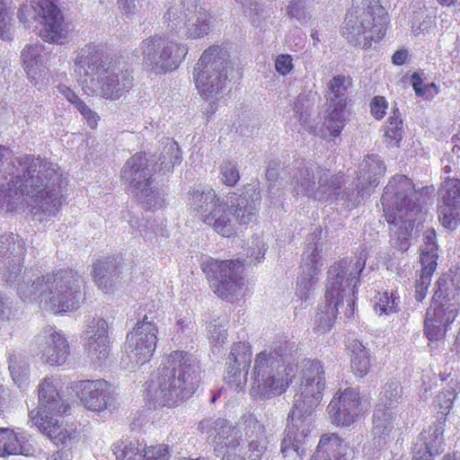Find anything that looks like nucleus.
I'll return each mask as SVG.
<instances>
[{
    "mask_svg": "<svg viewBox=\"0 0 460 460\" xmlns=\"http://www.w3.org/2000/svg\"><path fill=\"white\" fill-rule=\"evenodd\" d=\"M442 280V288L445 290L447 288L449 292L456 296L460 295V264L454 266L449 270L448 281L445 279H439Z\"/></svg>",
    "mask_w": 460,
    "mask_h": 460,
    "instance_id": "obj_51",
    "label": "nucleus"
},
{
    "mask_svg": "<svg viewBox=\"0 0 460 460\" xmlns=\"http://www.w3.org/2000/svg\"><path fill=\"white\" fill-rule=\"evenodd\" d=\"M25 244L22 238L13 233L0 235V260L8 257L24 258Z\"/></svg>",
    "mask_w": 460,
    "mask_h": 460,
    "instance_id": "obj_40",
    "label": "nucleus"
},
{
    "mask_svg": "<svg viewBox=\"0 0 460 460\" xmlns=\"http://www.w3.org/2000/svg\"><path fill=\"white\" fill-rule=\"evenodd\" d=\"M288 14L296 18L301 22H306L309 19L308 13L305 11L302 0H292L288 6Z\"/></svg>",
    "mask_w": 460,
    "mask_h": 460,
    "instance_id": "obj_59",
    "label": "nucleus"
},
{
    "mask_svg": "<svg viewBox=\"0 0 460 460\" xmlns=\"http://www.w3.org/2000/svg\"><path fill=\"white\" fill-rule=\"evenodd\" d=\"M349 447L336 433H325L310 460H348Z\"/></svg>",
    "mask_w": 460,
    "mask_h": 460,
    "instance_id": "obj_32",
    "label": "nucleus"
},
{
    "mask_svg": "<svg viewBox=\"0 0 460 460\" xmlns=\"http://www.w3.org/2000/svg\"><path fill=\"white\" fill-rule=\"evenodd\" d=\"M236 426H233L226 419H205L199 422V429L205 438L217 446L227 447L234 443L243 441V432L246 435L244 429V419Z\"/></svg>",
    "mask_w": 460,
    "mask_h": 460,
    "instance_id": "obj_26",
    "label": "nucleus"
},
{
    "mask_svg": "<svg viewBox=\"0 0 460 460\" xmlns=\"http://www.w3.org/2000/svg\"><path fill=\"white\" fill-rule=\"evenodd\" d=\"M84 348L88 358L96 363L105 360L110 352L108 323L102 318L88 321L84 332Z\"/></svg>",
    "mask_w": 460,
    "mask_h": 460,
    "instance_id": "obj_27",
    "label": "nucleus"
},
{
    "mask_svg": "<svg viewBox=\"0 0 460 460\" xmlns=\"http://www.w3.org/2000/svg\"><path fill=\"white\" fill-rule=\"evenodd\" d=\"M136 52L142 56L143 66L148 72L161 75L179 67L188 53V47L164 35L155 34L143 40Z\"/></svg>",
    "mask_w": 460,
    "mask_h": 460,
    "instance_id": "obj_14",
    "label": "nucleus"
},
{
    "mask_svg": "<svg viewBox=\"0 0 460 460\" xmlns=\"http://www.w3.org/2000/svg\"><path fill=\"white\" fill-rule=\"evenodd\" d=\"M144 1L145 0H118V5L123 15L131 18L139 12Z\"/></svg>",
    "mask_w": 460,
    "mask_h": 460,
    "instance_id": "obj_57",
    "label": "nucleus"
},
{
    "mask_svg": "<svg viewBox=\"0 0 460 460\" xmlns=\"http://www.w3.org/2000/svg\"><path fill=\"white\" fill-rule=\"evenodd\" d=\"M385 166L380 157L376 155H369L365 157L359 165L358 176L359 188L357 196L349 193H341V200L347 206L355 207L361 202L364 196L369 195L367 189L376 187L385 172Z\"/></svg>",
    "mask_w": 460,
    "mask_h": 460,
    "instance_id": "obj_25",
    "label": "nucleus"
},
{
    "mask_svg": "<svg viewBox=\"0 0 460 460\" xmlns=\"http://www.w3.org/2000/svg\"><path fill=\"white\" fill-rule=\"evenodd\" d=\"M72 389L88 411L102 412L115 406L111 386L103 379L77 381L72 385Z\"/></svg>",
    "mask_w": 460,
    "mask_h": 460,
    "instance_id": "obj_23",
    "label": "nucleus"
},
{
    "mask_svg": "<svg viewBox=\"0 0 460 460\" xmlns=\"http://www.w3.org/2000/svg\"><path fill=\"white\" fill-rule=\"evenodd\" d=\"M39 407L31 411V422L56 445H67L75 435V429L63 426L58 418L62 417L69 405L63 401L50 378H44L39 385Z\"/></svg>",
    "mask_w": 460,
    "mask_h": 460,
    "instance_id": "obj_12",
    "label": "nucleus"
},
{
    "mask_svg": "<svg viewBox=\"0 0 460 460\" xmlns=\"http://www.w3.org/2000/svg\"><path fill=\"white\" fill-rule=\"evenodd\" d=\"M195 329V322L190 315L179 316L176 323V330L183 335L190 334Z\"/></svg>",
    "mask_w": 460,
    "mask_h": 460,
    "instance_id": "obj_61",
    "label": "nucleus"
},
{
    "mask_svg": "<svg viewBox=\"0 0 460 460\" xmlns=\"http://www.w3.org/2000/svg\"><path fill=\"white\" fill-rule=\"evenodd\" d=\"M244 429L246 441L226 447L222 460H261L268 444L264 425L249 414L244 419Z\"/></svg>",
    "mask_w": 460,
    "mask_h": 460,
    "instance_id": "obj_21",
    "label": "nucleus"
},
{
    "mask_svg": "<svg viewBox=\"0 0 460 460\" xmlns=\"http://www.w3.org/2000/svg\"><path fill=\"white\" fill-rule=\"evenodd\" d=\"M311 100L308 93H300L294 101V116L289 120V125L294 131L301 133L302 130L316 134L314 123L310 119L309 109Z\"/></svg>",
    "mask_w": 460,
    "mask_h": 460,
    "instance_id": "obj_33",
    "label": "nucleus"
},
{
    "mask_svg": "<svg viewBox=\"0 0 460 460\" xmlns=\"http://www.w3.org/2000/svg\"><path fill=\"white\" fill-rule=\"evenodd\" d=\"M412 453V460H433V457L438 456L437 454H431L428 449H424L419 445V442L413 443Z\"/></svg>",
    "mask_w": 460,
    "mask_h": 460,
    "instance_id": "obj_64",
    "label": "nucleus"
},
{
    "mask_svg": "<svg viewBox=\"0 0 460 460\" xmlns=\"http://www.w3.org/2000/svg\"><path fill=\"white\" fill-rule=\"evenodd\" d=\"M231 68L228 51L218 45L206 49L194 66L195 86L200 97L209 102L210 113L217 111L216 104L227 89Z\"/></svg>",
    "mask_w": 460,
    "mask_h": 460,
    "instance_id": "obj_9",
    "label": "nucleus"
},
{
    "mask_svg": "<svg viewBox=\"0 0 460 460\" xmlns=\"http://www.w3.org/2000/svg\"><path fill=\"white\" fill-rule=\"evenodd\" d=\"M76 110L81 113L91 128H95L97 127L99 120L98 114L91 110L84 102L79 104V107Z\"/></svg>",
    "mask_w": 460,
    "mask_h": 460,
    "instance_id": "obj_62",
    "label": "nucleus"
},
{
    "mask_svg": "<svg viewBox=\"0 0 460 460\" xmlns=\"http://www.w3.org/2000/svg\"><path fill=\"white\" fill-rule=\"evenodd\" d=\"M59 166L50 161L23 155L13 158L0 177V212H10L25 201L31 202L34 216L51 217L62 205Z\"/></svg>",
    "mask_w": 460,
    "mask_h": 460,
    "instance_id": "obj_1",
    "label": "nucleus"
},
{
    "mask_svg": "<svg viewBox=\"0 0 460 460\" xmlns=\"http://www.w3.org/2000/svg\"><path fill=\"white\" fill-rule=\"evenodd\" d=\"M281 349L261 351L256 355L251 392L253 396L269 399L284 394L296 376L297 367L288 362Z\"/></svg>",
    "mask_w": 460,
    "mask_h": 460,
    "instance_id": "obj_11",
    "label": "nucleus"
},
{
    "mask_svg": "<svg viewBox=\"0 0 460 460\" xmlns=\"http://www.w3.org/2000/svg\"><path fill=\"white\" fill-rule=\"evenodd\" d=\"M196 358L182 350L171 352L161 364L155 390V401L163 407H174L189 399L200 380Z\"/></svg>",
    "mask_w": 460,
    "mask_h": 460,
    "instance_id": "obj_8",
    "label": "nucleus"
},
{
    "mask_svg": "<svg viewBox=\"0 0 460 460\" xmlns=\"http://www.w3.org/2000/svg\"><path fill=\"white\" fill-rule=\"evenodd\" d=\"M388 15L379 0H353L348 12L342 34L347 40L360 48H369L381 40L386 32Z\"/></svg>",
    "mask_w": 460,
    "mask_h": 460,
    "instance_id": "obj_10",
    "label": "nucleus"
},
{
    "mask_svg": "<svg viewBox=\"0 0 460 460\" xmlns=\"http://www.w3.org/2000/svg\"><path fill=\"white\" fill-rule=\"evenodd\" d=\"M365 264L364 258L356 257L342 260L331 267L325 294L326 303L318 309L315 316L317 332L323 333L332 329L339 307L345 305L348 318L353 315L357 282Z\"/></svg>",
    "mask_w": 460,
    "mask_h": 460,
    "instance_id": "obj_6",
    "label": "nucleus"
},
{
    "mask_svg": "<svg viewBox=\"0 0 460 460\" xmlns=\"http://www.w3.org/2000/svg\"><path fill=\"white\" fill-rule=\"evenodd\" d=\"M346 105L344 101L329 104L328 115L325 118V127L330 136L337 137L341 134L346 121Z\"/></svg>",
    "mask_w": 460,
    "mask_h": 460,
    "instance_id": "obj_38",
    "label": "nucleus"
},
{
    "mask_svg": "<svg viewBox=\"0 0 460 460\" xmlns=\"http://www.w3.org/2000/svg\"><path fill=\"white\" fill-rule=\"evenodd\" d=\"M190 207L200 220L218 234L229 237L236 233L235 222L246 226L257 219L261 197L252 190L218 196L212 189L200 188L190 193Z\"/></svg>",
    "mask_w": 460,
    "mask_h": 460,
    "instance_id": "obj_5",
    "label": "nucleus"
},
{
    "mask_svg": "<svg viewBox=\"0 0 460 460\" xmlns=\"http://www.w3.org/2000/svg\"><path fill=\"white\" fill-rule=\"evenodd\" d=\"M294 68L293 58L288 54H280L275 60V69L281 75H288Z\"/></svg>",
    "mask_w": 460,
    "mask_h": 460,
    "instance_id": "obj_58",
    "label": "nucleus"
},
{
    "mask_svg": "<svg viewBox=\"0 0 460 460\" xmlns=\"http://www.w3.org/2000/svg\"><path fill=\"white\" fill-rule=\"evenodd\" d=\"M402 401V388L399 381L392 379L384 386L377 404H384V408L394 410Z\"/></svg>",
    "mask_w": 460,
    "mask_h": 460,
    "instance_id": "obj_43",
    "label": "nucleus"
},
{
    "mask_svg": "<svg viewBox=\"0 0 460 460\" xmlns=\"http://www.w3.org/2000/svg\"><path fill=\"white\" fill-rule=\"evenodd\" d=\"M162 144L164 149L159 157L160 170L169 172L175 164L181 163V152L178 144L172 138L164 137Z\"/></svg>",
    "mask_w": 460,
    "mask_h": 460,
    "instance_id": "obj_42",
    "label": "nucleus"
},
{
    "mask_svg": "<svg viewBox=\"0 0 460 460\" xmlns=\"http://www.w3.org/2000/svg\"><path fill=\"white\" fill-rule=\"evenodd\" d=\"M74 74L88 96L119 101L133 85L132 70L114 57H106L102 46L89 43L79 49L74 60Z\"/></svg>",
    "mask_w": 460,
    "mask_h": 460,
    "instance_id": "obj_4",
    "label": "nucleus"
},
{
    "mask_svg": "<svg viewBox=\"0 0 460 460\" xmlns=\"http://www.w3.org/2000/svg\"><path fill=\"white\" fill-rule=\"evenodd\" d=\"M135 224H137L139 234L146 240H152L157 234L162 236L167 235L165 228L159 226L157 229H155L154 224L151 222H138V220H135Z\"/></svg>",
    "mask_w": 460,
    "mask_h": 460,
    "instance_id": "obj_54",
    "label": "nucleus"
},
{
    "mask_svg": "<svg viewBox=\"0 0 460 460\" xmlns=\"http://www.w3.org/2000/svg\"><path fill=\"white\" fill-rule=\"evenodd\" d=\"M434 301L427 310L424 331L429 341H437L446 333V327L452 323L457 314L459 305L453 301L455 295L447 288H442V280H438Z\"/></svg>",
    "mask_w": 460,
    "mask_h": 460,
    "instance_id": "obj_20",
    "label": "nucleus"
},
{
    "mask_svg": "<svg viewBox=\"0 0 460 460\" xmlns=\"http://www.w3.org/2000/svg\"><path fill=\"white\" fill-rule=\"evenodd\" d=\"M388 102L384 96H375L370 102V113L377 120H381L386 114Z\"/></svg>",
    "mask_w": 460,
    "mask_h": 460,
    "instance_id": "obj_56",
    "label": "nucleus"
},
{
    "mask_svg": "<svg viewBox=\"0 0 460 460\" xmlns=\"http://www.w3.org/2000/svg\"><path fill=\"white\" fill-rule=\"evenodd\" d=\"M93 278L97 287L103 292H110L117 274L116 261L111 258L98 260L93 265Z\"/></svg>",
    "mask_w": 460,
    "mask_h": 460,
    "instance_id": "obj_35",
    "label": "nucleus"
},
{
    "mask_svg": "<svg viewBox=\"0 0 460 460\" xmlns=\"http://www.w3.org/2000/svg\"><path fill=\"white\" fill-rule=\"evenodd\" d=\"M452 383V381L450 382ZM458 385L456 382L450 384L448 388L442 390L434 400V407L438 410L436 420H443L444 423L447 421V415L450 412L453 402L456 397V388Z\"/></svg>",
    "mask_w": 460,
    "mask_h": 460,
    "instance_id": "obj_41",
    "label": "nucleus"
},
{
    "mask_svg": "<svg viewBox=\"0 0 460 460\" xmlns=\"http://www.w3.org/2000/svg\"><path fill=\"white\" fill-rule=\"evenodd\" d=\"M418 194L411 181L405 175L394 176L385 188L381 198L384 214L391 232V244L405 252L419 212Z\"/></svg>",
    "mask_w": 460,
    "mask_h": 460,
    "instance_id": "obj_7",
    "label": "nucleus"
},
{
    "mask_svg": "<svg viewBox=\"0 0 460 460\" xmlns=\"http://www.w3.org/2000/svg\"><path fill=\"white\" fill-rule=\"evenodd\" d=\"M446 423L443 420L434 422L428 430L424 429L415 442H419L424 449L429 450L431 454L439 455L444 450V431Z\"/></svg>",
    "mask_w": 460,
    "mask_h": 460,
    "instance_id": "obj_36",
    "label": "nucleus"
},
{
    "mask_svg": "<svg viewBox=\"0 0 460 460\" xmlns=\"http://www.w3.org/2000/svg\"><path fill=\"white\" fill-rule=\"evenodd\" d=\"M121 180L146 209L156 208L162 203L161 193L153 186L152 170L145 154L130 157L121 171Z\"/></svg>",
    "mask_w": 460,
    "mask_h": 460,
    "instance_id": "obj_15",
    "label": "nucleus"
},
{
    "mask_svg": "<svg viewBox=\"0 0 460 460\" xmlns=\"http://www.w3.org/2000/svg\"><path fill=\"white\" fill-rule=\"evenodd\" d=\"M441 203L460 206V180L455 177L445 179L439 190Z\"/></svg>",
    "mask_w": 460,
    "mask_h": 460,
    "instance_id": "obj_44",
    "label": "nucleus"
},
{
    "mask_svg": "<svg viewBox=\"0 0 460 460\" xmlns=\"http://www.w3.org/2000/svg\"><path fill=\"white\" fill-rule=\"evenodd\" d=\"M41 19L40 37L46 42L62 44L68 37L69 30L60 9L52 0H33L31 6L22 5L18 17L23 23L30 22V16Z\"/></svg>",
    "mask_w": 460,
    "mask_h": 460,
    "instance_id": "obj_17",
    "label": "nucleus"
},
{
    "mask_svg": "<svg viewBox=\"0 0 460 460\" xmlns=\"http://www.w3.org/2000/svg\"><path fill=\"white\" fill-rule=\"evenodd\" d=\"M438 219L442 226L447 229H455L460 216V206H450L441 203L438 207Z\"/></svg>",
    "mask_w": 460,
    "mask_h": 460,
    "instance_id": "obj_48",
    "label": "nucleus"
},
{
    "mask_svg": "<svg viewBox=\"0 0 460 460\" xmlns=\"http://www.w3.org/2000/svg\"><path fill=\"white\" fill-rule=\"evenodd\" d=\"M363 411V398L358 389L353 387L337 391L327 407L330 420L336 426H349Z\"/></svg>",
    "mask_w": 460,
    "mask_h": 460,
    "instance_id": "obj_22",
    "label": "nucleus"
},
{
    "mask_svg": "<svg viewBox=\"0 0 460 460\" xmlns=\"http://www.w3.org/2000/svg\"><path fill=\"white\" fill-rule=\"evenodd\" d=\"M342 183V175L333 174L314 163H299L293 172L290 186L296 196L307 197L315 200L341 199L338 192Z\"/></svg>",
    "mask_w": 460,
    "mask_h": 460,
    "instance_id": "obj_13",
    "label": "nucleus"
},
{
    "mask_svg": "<svg viewBox=\"0 0 460 460\" xmlns=\"http://www.w3.org/2000/svg\"><path fill=\"white\" fill-rule=\"evenodd\" d=\"M213 15L199 7L192 13H182L180 5L168 6L164 15L167 30L181 38L201 39L207 36L212 27Z\"/></svg>",
    "mask_w": 460,
    "mask_h": 460,
    "instance_id": "obj_19",
    "label": "nucleus"
},
{
    "mask_svg": "<svg viewBox=\"0 0 460 460\" xmlns=\"http://www.w3.org/2000/svg\"><path fill=\"white\" fill-rule=\"evenodd\" d=\"M23 258L8 257L4 280L17 285L23 301H38L40 306L53 314L73 312L84 300V281L77 271L63 270L35 276L31 270L22 274Z\"/></svg>",
    "mask_w": 460,
    "mask_h": 460,
    "instance_id": "obj_2",
    "label": "nucleus"
},
{
    "mask_svg": "<svg viewBox=\"0 0 460 460\" xmlns=\"http://www.w3.org/2000/svg\"><path fill=\"white\" fill-rule=\"evenodd\" d=\"M412 87L418 96L431 100L438 94V86L434 83L424 84L420 77L414 74L412 75Z\"/></svg>",
    "mask_w": 460,
    "mask_h": 460,
    "instance_id": "obj_50",
    "label": "nucleus"
},
{
    "mask_svg": "<svg viewBox=\"0 0 460 460\" xmlns=\"http://www.w3.org/2000/svg\"><path fill=\"white\" fill-rule=\"evenodd\" d=\"M320 251L316 243H309L303 253L301 274L297 277L295 296L301 301H308L314 294L322 268Z\"/></svg>",
    "mask_w": 460,
    "mask_h": 460,
    "instance_id": "obj_24",
    "label": "nucleus"
},
{
    "mask_svg": "<svg viewBox=\"0 0 460 460\" xmlns=\"http://www.w3.org/2000/svg\"><path fill=\"white\" fill-rule=\"evenodd\" d=\"M399 297L387 291L379 293L376 296L375 312L379 315H388L398 311Z\"/></svg>",
    "mask_w": 460,
    "mask_h": 460,
    "instance_id": "obj_47",
    "label": "nucleus"
},
{
    "mask_svg": "<svg viewBox=\"0 0 460 460\" xmlns=\"http://www.w3.org/2000/svg\"><path fill=\"white\" fill-rule=\"evenodd\" d=\"M432 275L420 273V279L416 283L415 297L417 301H422L431 282Z\"/></svg>",
    "mask_w": 460,
    "mask_h": 460,
    "instance_id": "obj_60",
    "label": "nucleus"
},
{
    "mask_svg": "<svg viewBox=\"0 0 460 460\" xmlns=\"http://www.w3.org/2000/svg\"><path fill=\"white\" fill-rule=\"evenodd\" d=\"M23 438H19L16 433L9 429H0V456L10 455H29L30 448Z\"/></svg>",
    "mask_w": 460,
    "mask_h": 460,
    "instance_id": "obj_37",
    "label": "nucleus"
},
{
    "mask_svg": "<svg viewBox=\"0 0 460 460\" xmlns=\"http://www.w3.org/2000/svg\"><path fill=\"white\" fill-rule=\"evenodd\" d=\"M235 1L242 5L244 14L250 18L252 24L255 27H260V16L265 13L264 9L255 0Z\"/></svg>",
    "mask_w": 460,
    "mask_h": 460,
    "instance_id": "obj_49",
    "label": "nucleus"
},
{
    "mask_svg": "<svg viewBox=\"0 0 460 460\" xmlns=\"http://www.w3.org/2000/svg\"><path fill=\"white\" fill-rule=\"evenodd\" d=\"M438 258V251L421 249L420 263L422 266L421 273L433 275L437 268V260Z\"/></svg>",
    "mask_w": 460,
    "mask_h": 460,
    "instance_id": "obj_52",
    "label": "nucleus"
},
{
    "mask_svg": "<svg viewBox=\"0 0 460 460\" xmlns=\"http://www.w3.org/2000/svg\"><path fill=\"white\" fill-rule=\"evenodd\" d=\"M252 361L251 346L246 342L234 343L226 360L227 383L233 385L236 389L242 388L246 381L248 369Z\"/></svg>",
    "mask_w": 460,
    "mask_h": 460,
    "instance_id": "obj_29",
    "label": "nucleus"
},
{
    "mask_svg": "<svg viewBox=\"0 0 460 460\" xmlns=\"http://www.w3.org/2000/svg\"><path fill=\"white\" fill-rule=\"evenodd\" d=\"M349 349L351 350L350 364L352 371L359 377L366 376L370 367L369 350L358 341H353Z\"/></svg>",
    "mask_w": 460,
    "mask_h": 460,
    "instance_id": "obj_39",
    "label": "nucleus"
},
{
    "mask_svg": "<svg viewBox=\"0 0 460 460\" xmlns=\"http://www.w3.org/2000/svg\"><path fill=\"white\" fill-rule=\"evenodd\" d=\"M158 329L153 319L145 315L128 333L121 365L126 369L148 362L156 348Z\"/></svg>",
    "mask_w": 460,
    "mask_h": 460,
    "instance_id": "obj_18",
    "label": "nucleus"
},
{
    "mask_svg": "<svg viewBox=\"0 0 460 460\" xmlns=\"http://www.w3.org/2000/svg\"><path fill=\"white\" fill-rule=\"evenodd\" d=\"M325 373L321 361L305 358L300 364V382L294 394L293 405L281 441L284 458L303 460L305 444L314 428L313 413L323 399Z\"/></svg>",
    "mask_w": 460,
    "mask_h": 460,
    "instance_id": "obj_3",
    "label": "nucleus"
},
{
    "mask_svg": "<svg viewBox=\"0 0 460 460\" xmlns=\"http://www.w3.org/2000/svg\"><path fill=\"white\" fill-rule=\"evenodd\" d=\"M394 410L384 408V404H377L373 414L372 443L377 450L385 447L391 439V433L394 429Z\"/></svg>",
    "mask_w": 460,
    "mask_h": 460,
    "instance_id": "obj_31",
    "label": "nucleus"
},
{
    "mask_svg": "<svg viewBox=\"0 0 460 460\" xmlns=\"http://www.w3.org/2000/svg\"><path fill=\"white\" fill-rule=\"evenodd\" d=\"M117 460H169L164 445L146 447L137 440H122L112 447Z\"/></svg>",
    "mask_w": 460,
    "mask_h": 460,
    "instance_id": "obj_30",
    "label": "nucleus"
},
{
    "mask_svg": "<svg viewBox=\"0 0 460 460\" xmlns=\"http://www.w3.org/2000/svg\"><path fill=\"white\" fill-rule=\"evenodd\" d=\"M350 78L343 75H338L332 77L328 83V90L331 96L329 97L330 103L338 102L340 100L344 101L347 105L346 92L350 86Z\"/></svg>",
    "mask_w": 460,
    "mask_h": 460,
    "instance_id": "obj_45",
    "label": "nucleus"
},
{
    "mask_svg": "<svg viewBox=\"0 0 460 460\" xmlns=\"http://www.w3.org/2000/svg\"><path fill=\"white\" fill-rule=\"evenodd\" d=\"M203 270L219 297L233 302L242 296L245 281L243 277V265L239 260L218 261L210 258L204 264Z\"/></svg>",
    "mask_w": 460,
    "mask_h": 460,
    "instance_id": "obj_16",
    "label": "nucleus"
},
{
    "mask_svg": "<svg viewBox=\"0 0 460 460\" xmlns=\"http://www.w3.org/2000/svg\"><path fill=\"white\" fill-rule=\"evenodd\" d=\"M43 108L41 106H31L28 108L26 111H23V119L27 125H32L38 119H40L43 112Z\"/></svg>",
    "mask_w": 460,
    "mask_h": 460,
    "instance_id": "obj_63",
    "label": "nucleus"
},
{
    "mask_svg": "<svg viewBox=\"0 0 460 460\" xmlns=\"http://www.w3.org/2000/svg\"><path fill=\"white\" fill-rule=\"evenodd\" d=\"M221 175L222 181L228 186L234 185L239 178V171L234 162H225L221 164Z\"/></svg>",
    "mask_w": 460,
    "mask_h": 460,
    "instance_id": "obj_53",
    "label": "nucleus"
},
{
    "mask_svg": "<svg viewBox=\"0 0 460 460\" xmlns=\"http://www.w3.org/2000/svg\"><path fill=\"white\" fill-rule=\"evenodd\" d=\"M11 17L4 0H0V39L7 40L11 35Z\"/></svg>",
    "mask_w": 460,
    "mask_h": 460,
    "instance_id": "obj_55",
    "label": "nucleus"
},
{
    "mask_svg": "<svg viewBox=\"0 0 460 460\" xmlns=\"http://www.w3.org/2000/svg\"><path fill=\"white\" fill-rule=\"evenodd\" d=\"M21 58L28 75L35 77L38 72H41L46 67L48 52L43 44L35 42L24 47Z\"/></svg>",
    "mask_w": 460,
    "mask_h": 460,
    "instance_id": "obj_34",
    "label": "nucleus"
},
{
    "mask_svg": "<svg viewBox=\"0 0 460 460\" xmlns=\"http://www.w3.org/2000/svg\"><path fill=\"white\" fill-rule=\"evenodd\" d=\"M38 344L42 359L51 366L63 365L70 354L66 338L51 326L42 331Z\"/></svg>",
    "mask_w": 460,
    "mask_h": 460,
    "instance_id": "obj_28",
    "label": "nucleus"
},
{
    "mask_svg": "<svg viewBox=\"0 0 460 460\" xmlns=\"http://www.w3.org/2000/svg\"><path fill=\"white\" fill-rule=\"evenodd\" d=\"M227 320L216 319L208 325V339L214 349H219L227 338Z\"/></svg>",
    "mask_w": 460,
    "mask_h": 460,
    "instance_id": "obj_46",
    "label": "nucleus"
}]
</instances>
